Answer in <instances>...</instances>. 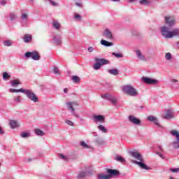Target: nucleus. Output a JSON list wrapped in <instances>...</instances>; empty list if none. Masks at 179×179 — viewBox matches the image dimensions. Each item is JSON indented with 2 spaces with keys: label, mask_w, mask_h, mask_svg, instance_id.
I'll return each mask as SVG.
<instances>
[{
  "label": "nucleus",
  "mask_w": 179,
  "mask_h": 179,
  "mask_svg": "<svg viewBox=\"0 0 179 179\" xmlns=\"http://www.w3.org/2000/svg\"><path fill=\"white\" fill-rule=\"evenodd\" d=\"M129 155L133 159H135V160L132 161V163L134 164H136L140 167V169H142V170H152V168L150 166H148L146 164H145V159H143V157H142V155L141 152L135 150V151H130Z\"/></svg>",
  "instance_id": "nucleus-1"
},
{
  "label": "nucleus",
  "mask_w": 179,
  "mask_h": 179,
  "mask_svg": "<svg viewBox=\"0 0 179 179\" xmlns=\"http://www.w3.org/2000/svg\"><path fill=\"white\" fill-rule=\"evenodd\" d=\"M160 32L164 38H173V37H179V28H176L172 31H170V28L164 25L160 28Z\"/></svg>",
  "instance_id": "nucleus-2"
},
{
  "label": "nucleus",
  "mask_w": 179,
  "mask_h": 179,
  "mask_svg": "<svg viewBox=\"0 0 179 179\" xmlns=\"http://www.w3.org/2000/svg\"><path fill=\"white\" fill-rule=\"evenodd\" d=\"M106 173L108 174L99 173L97 175V179H111L113 177H117L120 176L121 173L120 171L116 169H107Z\"/></svg>",
  "instance_id": "nucleus-3"
},
{
  "label": "nucleus",
  "mask_w": 179,
  "mask_h": 179,
  "mask_svg": "<svg viewBox=\"0 0 179 179\" xmlns=\"http://www.w3.org/2000/svg\"><path fill=\"white\" fill-rule=\"evenodd\" d=\"M122 90V92L127 96H131V97H136V96H138V90L131 85H123Z\"/></svg>",
  "instance_id": "nucleus-4"
},
{
  "label": "nucleus",
  "mask_w": 179,
  "mask_h": 179,
  "mask_svg": "<svg viewBox=\"0 0 179 179\" xmlns=\"http://www.w3.org/2000/svg\"><path fill=\"white\" fill-rule=\"evenodd\" d=\"M66 106L69 111H70V113H71V115H73V117H76V118H80V115H79V114L76 113V110H75V107H76V106H79V103L78 102L69 101L66 103Z\"/></svg>",
  "instance_id": "nucleus-5"
},
{
  "label": "nucleus",
  "mask_w": 179,
  "mask_h": 179,
  "mask_svg": "<svg viewBox=\"0 0 179 179\" xmlns=\"http://www.w3.org/2000/svg\"><path fill=\"white\" fill-rule=\"evenodd\" d=\"M96 63L93 65V68L95 71H99L103 65H108L110 64V61L106 59H100L99 57H95Z\"/></svg>",
  "instance_id": "nucleus-6"
},
{
  "label": "nucleus",
  "mask_w": 179,
  "mask_h": 179,
  "mask_svg": "<svg viewBox=\"0 0 179 179\" xmlns=\"http://www.w3.org/2000/svg\"><path fill=\"white\" fill-rule=\"evenodd\" d=\"M24 94L31 100V101H33L34 103H38V97H37V95L34 94V92L31 90H24Z\"/></svg>",
  "instance_id": "nucleus-7"
},
{
  "label": "nucleus",
  "mask_w": 179,
  "mask_h": 179,
  "mask_svg": "<svg viewBox=\"0 0 179 179\" xmlns=\"http://www.w3.org/2000/svg\"><path fill=\"white\" fill-rule=\"evenodd\" d=\"M25 58H31L34 61H40L41 56L37 50H33L32 52H27L24 54Z\"/></svg>",
  "instance_id": "nucleus-8"
},
{
  "label": "nucleus",
  "mask_w": 179,
  "mask_h": 179,
  "mask_svg": "<svg viewBox=\"0 0 179 179\" xmlns=\"http://www.w3.org/2000/svg\"><path fill=\"white\" fill-rule=\"evenodd\" d=\"M101 99H103L104 100H107L108 101H110L114 106L117 105V103H118V99H117V97L115 96L108 94V93L101 94Z\"/></svg>",
  "instance_id": "nucleus-9"
},
{
  "label": "nucleus",
  "mask_w": 179,
  "mask_h": 179,
  "mask_svg": "<svg viewBox=\"0 0 179 179\" xmlns=\"http://www.w3.org/2000/svg\"><path fill=\"white\" fill-rule=\"evenodd\" d=\"M164 20H165V24H166V27L169 28V30H171V27H173V26H176V18L174 17L165 16Z\"/></svg>",
  "instance_id": "nucleus-10"
},
{
  "label": "nucleus",
  "mask_w": 179,
  "mask_h": 179,
  "mask_svg": "<svg viewBox=\"0 0 179 179\" xmlns=\"http://www.w3.org/2000/svg\"><path fill=\"white\" fill-rule=\"evenodd\" d=\"M172 136H176V140L172 143L174 149H179V131L177 130L171 131Z\"/></svg>",
  "instance_id": "nucleus-11"
},
{
  "label": "nucleus",
  "mask_w": 179,
  "mask_h": 179,
  "mask_svg": "<svg viewBox=\"0 0 179 179\" xmlns=\"http://www.w3.org/2000/svg\"><path fill=\"white\" fill-rule=\"evenodd\" d=\"M92 120L95 124H103L106 122V117L103 115H94Z\"/></svg>",
  "instance_id": "nucleus-12"
},
{
  "label": "nucleus",
  "mask_w": 179,
  "mask_h": 179,
  "mask_svg": "<svg viewBox=\"0 0 179 179\" xmlns=\"http://www.w3.org/2000/svg\"><path fill=\"white\" fill-rule=\"evenodd\" d=\"M141 80L142 82H143V83H145V85H156L159 82V80L156 79H153V78L145 77V76H143L141 78Z\"/></svg>",
  "instance_id": "nucleus-13"
},
{
  "label": "nucleus",
  "mask_w": 179,
  "mask_h": 179,
  "mask_svg": "<svg viewBox=\"0 0 179 179\" xmlns=\"http://www.w3.org/2000/svg\"><path fill=\"white\" fill-rule=\"evenodd\" d=\"M29 20V14L22 13L20 17V23L22 26H27V22Z\"/></svg>",
  "instance_id": "nucleus-14"
},
{
  "label": "nucleus",
  "mask_w": 179,
  "mask_h": 179,
  "mask_svg": "<svg viewBox=\"0 0 179 179\" xmlns=\"http://www.w3.org/2000/svg\"><path fill=\"white\" fill-rule=\"evenodd\" d=\"M129 121L131 122V124H134V125H141V120H139L138 117L130 115L129 116Z\"/></svg>",
  "instance_id": "nucleus-15"
},
{
  "label": "nucleus",
  "mask_w": 179,
  "mask_h": 179,
  "mask_svg": "<svg viewBox=\"0 0 179 179\" xmlns=\"http://www.w3.org/2000/svg\"><path fill=\"white\" fill-rule=\"evenodd\" d=\"M103 37H106V38H108V40H113V32L108 29H106L103 32Z\"/></svg>",
  "instance_id": "nucleus-16"
},
{
  "label": "nucleus",
  "mask_w": 179,
  "mask_h": 179,
  "mask_svg": "<svg viewBox=\"0 0 179 179\" xmlns=\"http://www.w3.org/2000/svg\"><path fill=\"white\" fill-rule=\"evenodd\" d=\"M162 117L164 120H171V118H174V113L171 110H167Z\"/></svg>",
  "instance_id": "nucleus-17"
},
{
  "label": "nucleus",
  "mask_w": 179,
  "mask_h": 179,
  "mask_svg": "<svg viewBox=\"0 0 179 179\" xmlns=\"http://www.w3.org/2000/svg\"><path fill=\"white\" fill-rule=\"evenodd\" d=\"M62 38L61 37V35H55L53 37V43L55 44V45H61L62 43Z\"/></svg>",
  "instance_id": "nucleus-18"
},
{
  "label": "nucleus",
  "mask_w": 179,
  "mask_h": 179,
  "mask_svg": "<svg viewBox=\"0 0 179 179\" xmlns=\"http://www.w3.org/2000/svg\"><path fill=\"white\" fill-rule=\"evenodd\" d=\"M135 52L136 54V57L138 59H140V61H145L146 60V57L143 54H142V52L141 50H135Z\"/></svg>",
  "instance_id": "nucleus-19"
},
{
  "label": "nucleus",
  "mask_w": 179,
  "mask_h": 179,
  "mask_svg": "<svg viewBox=\"0 0 179 179\" xmlns=\"http://www.w3.org/2000/svg\"><path fill=\"white\" fill-rule=\"evenodd\" d=\"M52 27H53V29L55 30H59V29H61V24L58 20H54L52 22Z\"/></svg>",
  "instance_id": "nucleus-20"
},
{
  "label": "nucleus",
  "mask_w": 179,
  "mask_h": 179,
  "mask_svg": "<svg viewBox=\"0 0 179 179\" xmlns=\"http://www.w3.org/2000/svg\"><path fill=\"white\" fill-rule=\"evenodd\" d=\"M101 45H104V47H111V46H113V43L107 41L104 39H102L101 41Z\"/></svg>",
  "instance_id": "nucleus-21"
},
{
  "label": "nucleus",
  "mask_w": 179,
  "mask_h": 179,
  "mask_svg": "<svg viewBox=\"0 0 179 179\" xmlns=\"http://www.w3.org/2000/svg\"><path fill=\"white\" fill-rule=\"evenodd\" d=\"M97 129H98L99 131H100V132H102L103 134H107V132H108V130L106 128V127H104L102 124L99 125L97 127Z\"/></svg>",
  "instance_id": "nucleus-22"
},
{
  "label": "nucleus",
  "mask_w": 179,
  "mask_h": 179,
  "mask_svg": "<svg viewBox=\"0 0 179 179\" xmlns=\"http://www.w3.org/2000/svg\"><path fill=\"white\" fill-rule=\"evenodd\" d=\"M24 89H23V88H20L18 90L13 89V88L10 89V93H24Z\"/></svg>",
  "instance_id": "nucleus-23"
},
{
  "label": "nucleus",
  "mask_w": 179,
  "mask_h": 179,
  "mask_svg": "<svg viewBox=\"0 0 179 179\" xmlns=\"http://www.w3.org/2000/svg\"><path fill=\"white\" fill-rule=\"evenodd\" d=\"M23 40L24 43H30V41H31L32 40V36L31 35H29V34H25L23 38Z\"/></svg>",
  "instance_id": "nucleus-24"
},
{
  "label": "nucleus",
  "mask_w": 179,
  "mask_h": 179,
  "mask_svg": "<svg viewBox=\"0 0 179 179\" xmlns=\"http://www.w3.org/2000/svg\"><path fill=\"white\" fill-rule=\"evenodd\" d=\"M10 19L12 22L16 20V19H17V14H16V13L15 12H10Z\"/></svg>",
  "instance_id": "nucleus-25"
},
{
  "label": "nucleus",
  "mask_w": 179,
  "mask_h": 179,
  "mask_svg": "<svg viewBox=\"0 0 179 179\" xmlns=\"http://www.w3.org/2000/svg\"><path fill=\"white\" fill-rule=\"evenodd\" d=\"M108 73H110V75H115L117 76L120 73V71H118V69H109L108 70Z\"/></svg>",
  "instance_id": "nucleus-26"
},
{
  "label": "nucleus",
  "mask_w": 179,
  "mask_h": 179,
  "mask_svg": "<svg viewBox=\"0 0 179 179\" xmlns=\"http://www.w3.org/2000/svg\"><path fill=\"white\" fill-rule=\"evenodd\" d=\"M34 132L38 136H44V131H43L40 129H35Z\"/></svg>",
  "instance_id": "nucleus-27"
},
{
  "label": "nucleus",
  "mask_w": 179,
  "mask_h": 179,
  "mask_svg": "<svg viewBox=\"0 0 179 179\" xmlns=\"http://www.w3.org/2000/svg\"><path fill=\"white\" fill-rule=\"evenodd\" d=\"M9 124L13 129H15L17 127V122L16 120H10Z\"/></svg>",
  "instance_id": "nucleus-28"
},
{
  "label": "nucleus",
  "mask_w": 179,
  "mask_h": 179,
  "mask_svg": "<svg viewBox=\"0 0 179 179\" xmlns=\"http://www.w3.org/2000/svg\"><path fill=\"white\" fill-rule=\"evenodd\" d=\"M80 145L82 148H84V149H90V145H87L85 141H80Z\"/></svg>",
  "instance_id": "nucleus-29"
},
{
  "label": "nucleus",
  "mask_w": 179,
  "mask_h": 179,
  "mask_svg": "<svg viewBox=\"0 0 179 179\" xmlns=\"http://www.w3.org/2000/svg\"><path fill=\"white\" fill-rule=\"evenodd\" d=\"M74 20H76V22H80V20H82V15H80V14H78V13H75L74 14Z\"/></svg>",
  "instance_id": "nucleus-30"
},
{
  "label": "nucleus",
  "mask_w": 179,
  "mask_h": 179,
  "mask_svg": "<svg viewBox=\"0 0 179 179\" xmlns=\"http://www.w3.org/2000/svg\"><path fill=\"white\" fill-rule=\"evenodd\" d=\"M72 80L74 82V83H80V78L78 76H73L72 77Z\"/></svg>",
  "instance_id": "nucleus-31"
},
{
  "label": "nucleus",
  "mask_w": 179,
  "mask_h": 179,
  "mask_svg": "<svg viewBox=\"0 0 179 179\" xmlns=\"http://www.w3.org/2000/svg\"><path fill=\"white\" fill-rule=\"evenodd\" d=\"M115 160H116L117 162H120V163H124V162H125V159L122 158V157L120 155H117L115 157Z\"/></svg>",
  "instance_id": "nucleus-32"
},
{
  "label": "nucleus",
  "mask_w": 179,
  "mask_h": 179,
  "mask_svg": "<svg viewBox=\"0 0 179 179\" xmlns=\"http://www.w3.org/2000/svg\"><path fill=\"white\" fill-rule=\"evenodd\" d=\"M9 78H10V75H9V73H8V72L3 73V80H8V79H9Z\"/></svg>",
  "instance_id": "nucleus-33"
},
{
  "label": "nucleus",
  "mask_w": 179,
  "mask_h": 179,
  "mask_svg": "<svg viewBox=\"0 0 179 179\" xmlns=\"http://www.w3.org/2000/svg\"><path fill=\"white\" fill-rule=\"evenodd\" d=\"M13 42L11 41H3V45H5V47H10V45H12Z\"/></svg>",
  "instance_id": "nucleus-34"
},
{
  "label": "nucleus",
  "mask_w": 179,
  "mask_h": 179,
  "mask_svg": "<svg viewBox=\"0 0 179 179\" xmlns=\"http://www.w3.org/2000/svg\"><path fill=\"white\" fill-rule=\"evenodd\" d=\"M11 85L13 87H15L17 86V85H20V81L19 80H14L12 81Z\"/></svg>",
  "instance_id": "nucleus-35"
},
{
  "label": "nucleus",
  "mask_w": 179,
  "mask_h": 179,
  "mask_svg": "<svg viewBox=\"0 0 179 179\" xmlns=\"http://www.w3.org/2000/svg\"><path fill=\"white\" fill-rule=\"evenodd\" d=\"M49 2L52 6H55V7L59 6V3H57V2L54 1L53 0H49Z\"/></svg>",
  "instance_id": "nucleus-36"
},
{
  "label": "nucleus",
  "mask_w": 179,
  "mask_h": 179,
  "mask_svg": "<svg viewBox=\"0 0 179 179\" xmlns=\"http://www.w3.org/2000/svg\"><path fill=\"white\" fill-rule=\"evenodd\" d=\"M140 5H149L150 3V1L148 0H141L139 1Z\"/></svg>",
  "instance_id": "nucleus-37"
},
{
  "label": "nucleus",
  "mask_w": 179,
  "mask_h": 179,
  "mask_svg": "<svg viewBox=\"0 0 179 179\" xmlns=\"http://www.w3.org/2000/svg\"><path fill=\"white\" fill-rule=\"evenodd\" d=\"M112 55L115 57L116 58H122L124 56L122 55V53H115V52H112Z\"/></svg>",
  "instance_id": "nucleus-38"
},
{
  "label": "nucleus",
  "mask_w": 179,
  "mask_h": 179,
  "mask_svg": "<svg viewBox=\"0 0 179 179\" xmlns=\"http://www.w3.org/2000/svg\"><path fill=\"white\" fill-rule=\"evenodd\" d=\"M21 138H29V136H30V134L27 133V132H22L20 134Z\"/></svg>",
  "instance_id": "nucleus-39"
},
{
  "label": "nucleus",
  "mask_w": 179,
  "mask_h": 179,
  "mask_svg": "<svg viewBox=\"0 0 179 179\" xmlns=\"http://www.w3.org/2000/svg\"><path fill=\"white\" fill-rule=\"evenodd\" d=\"M171 58H172L171 53L167 52L165 55V59H166V61H171Z\"/></svg>",
  "instance_id": "nucleus-40"
},
{
  "label": "nucleus",
  "mask_w": 179,
  "mask_h": 179,
  "mask_svg": "<svg viewBox=\"0 0 179 179\" xmlns=\"http://www.w3.org/2000/svg\"><path fill=\"white\" fill-rule=\"evenodd\" d=\"M53 73H55V75H60L61 73L59 72V70L58 69V67L55 66L53 68Z\"/></svg>",
  "instance_id": "nucleus-41"
},
{
  "label": "nucleus",
  "mask_w": 179,
  "mask_h": 179,
  "mask_svg": "<svg viewBox=\"0 0 179 179\" xmlns=\"http://www.w3.org/2000/svg\"><path fill=\"white\" fill-rule=\"evenodd\" d=\"M148 120L151 122H155L157 120V118H156L155 116H148Z\"/></svg>",
  "instance_id": "nucleus-42"
},
{
  "label": "nucleus",
  "mask_w": 179,
  "mask_h": 179,
  "mask_svg": "<svg viewBox=\"0 0 179 179\" xmlns=\"http://www.w3.org/2000/svg\"><path fill=\"white\" fill-rule=\"evenodd\" d=\"M66 124H67L68 125H70V127H73L75 125V123H73V122H72V120H66Z\"/></svg>",
  "instance_id": "nucleus-43"
},
{
  "label": "nucleus",
  "mask_w": 179,
  "mask_h": 179,
  "mask_svg": "<svg viewBox=\"0 0 179 179\" xmlns=\"http://www.w3.org/2000/svg\"><path fill=\"white\" fill-rule=\"evenodd\" d=\"M170 171H171V173H179V168L171 169Z\"/></svg>",
  "instance_id": "nucleus-44"
},
{
  "label": "nucleus",
  "mask_w": 179,
  "mask_h": 179,
  "mask_svg": "<svg viewBox=\"0 0 179 179\" xmlns=\"http://www.w3.org/2000/svg\"><path fill=\"white\" fill-rule=\"evenodd\" d=\"M14 101H16V103H20V96H15L14 98Z\"/></svg>",
  "instance_id": "nucleus-45"
},
{
  "label": "nucleus",
  "mask_w": 179,
  "mask_h": 179,
  "mask_svg": "<svg viewBox=\"0 0 179 179\" xmlns=\"http://www.w3.org/2000/svg\"><path fill=\"white\" fill-rule=\"evenodd\" d=\"M87 51L88 52H93L94 51V48H93L92 46H90L88 48Z\"/></svg>",
  "instance_id": "nucleus-46"
},
{
  "label": "nucleus",
  "mask_w": 179,
  "mask_h": 179,
  "mask_svg": "<svg viewBox=\"0 0 179 179\" xmlns=\"http://www.w3.org/2000/svg\"><path fill=\"white\" fill-rule=\"evenodd\" d=\"M96 143H98L99 145H103V141H102V140L100 139V138H96Z\"/></svg>",
  "instance_id": "nucleus-47"
},
{
  "label": "nucleus",
  "mask_w": 179,
  "mask_h": 179,
  "mask_svg": "<svg viewBox=\"0 0 179 179\" xmlns=\"http://www.w3.org/2000/svg\"><path fill=\"white\" fill-rule=\"evenodd\" d=\"M154 124L157 125V127H159V128L162 127L160 125V123H159V120L157 119L154 122Z\"/></svg>",
  "instance_id": "nucleus-48"
},
{
  "label": "nucleus",
  "mask_w": 179,
  "mask_h": 179,
  "mask_svg": "<svg viewBox=\"0 0 179 179\" xmlns=\"http://www.w3.org/2000/svg\"><path fill=\"white\" fill-rule=\"evenodd\" d=\"M154 124L157 125V127H159V128L162 127L160 125V123H159V120L157 119L154 122Z\"/></svg>",
  "instance_id": "nucleus-49"
},
{
  "label": "nucleus",
  "mask_w": 179,
  "mask_h": 179,
  "mask_svg": "<svg viewBox=\"0 0 179 179\" xmlns=\"http://www.w3.org/2000/svg\"><path fill=\"white\" fill-rule=\"evenodd\" d=\"M157 155H158L159 156V157H161V159H166V157H164V155H163L162 153L157 152Z\"/></svg>",
  "instance_id": "nucleus-50"
},
{
  "label": "nucleus",
  "mask_w": 179,
  "mask_h": 179,
  "mask_svg": "<svg viewBox=\"0 0 179 179\" xmlns=\"http://www.w3.org/2000/svg\"><path fill=\"white\" fill-rule=\"evenodd\" d=\"M59 157H60V159H62L63 160H65V159H66L65 155H64L63 154H59Z\"/></svg>",
  "instance_id": "nucleus-51"
},
{
  "label": "nucleus",
  "mask_w": 179,
  "mask_h": 179,
  "mask_svg": "<svg viewBox=\"0 0 179 179\" xmlns=\"http://www.w3.org/2000/svg\"><path fill=\"white\" fill-rule=\"evenodd\" d=\"M0 5H6V0H1L0 1Z\"/></svg>",
  "instance_id": "nucleus-52"
},
{
  "label": "nucleus",
  "mask_w": 179,
  "mask_h": 179,
  "mask_svg": "<svg viewBox=\"0 0 179 179\" xmlns=\"http://www.w3.org/2000/svg\"><path fill=\"white\" fill-rule=\"evenodd\" d=\"M171 82H172V83H178V80H176V79H172L171 80Z\"/></svg>",
  "instance_id": "nucleus-53"
},
{
  "label": "nucleus",
  "mask_w": 179,
  "mask_h": 179,
  "mask_svg": "<svg viewBox=\"0 0 179 179\" xmlns=\"http://www.w3.org/2000/svg\"><path fill=\"white\" fill-rule=\"evenodd\" d=\"M76 6H78L79 8H82V3H76Z\"/></svg>",
  "instance_id": "nucleus-54"
},
{
  "label": "nucleus",
  "mask_w": 179,
  "mask_h": 179,
  "mask_svg": "<svg viewBox=\"0 0 179 179\" xmlns=\"http://www.w3.org/2000/svg\"><path fill=\"white\" fill-rule=\"evenodd\" d=\"M3 130H2V128L0 127V135H3Z\"/></svg>",
  "instance_id": "nucleus-55"
},
{
  "label": "nucleus",
  "mask_w": 179,
  "mask_h": 179,
  "mask_svg": "<svg viewBox=\"0 0 179 179\" xmlns=\"http://www.w3.org/2000/svg\"><path fill=\"white\" fill-rule=\"evenodd\" d=\"M158 149H159V150H160V152H164L163 148H162V146L159 145Z\"/></svg>",
  "instance_id": "nucleus-56"
},
{
  "label": "nucleus",
  "mask_w": 179,
  "mask_h": 179,
  "mask_svg": "<svg viewBox=\"0 0 179 179\" xmlns=\"http://www.w3.org/2000/svg\"><path fill=\"white\" fill-rule=\"evenodd\" d=\"M64 93H68V88L64 89Z\"/></svg>",
  "instance_id": "nucleus-57"
},
{
  "label": "nucleus",
  "mask_w": 179,
  "mask_h": 179,
  "mask_svg": "<svg viewBox=\"0 0 179 179\" xmlns=\"http://www.w3.org/2000/svg\"><path fill=\"white\" fill-rule=\"evenodd\" d=\"M135 1L136 0H128V2H129L130 3H132V2H135Z\"/></svg>",
  "instance_id": "nucleus-58"
},
{
  "label": "nucleus",
  "mask_w": 179,
  "mask_h": 179,
  "mask_svg": "<svg viewBox=\"0 0 179 179\" xmlns=\"http://www.w3.org/2000/svg\"><path fill=\"white\" fill-rule=\"evenodd\" d=\"M174 87H176V89H178L179 85L178 84H176Z\"/></svg>",
  "instance_id": "nucleus-59"
},
{
  "label": "nucleus",
  "mask_w": 179,
  "mask_h": 179,
  "mask_svg": "<svg viewBox=\"0 0 179 179\" xmlns=\"http://www.w3.org/2000/svg\"><path fill=\"white\" fill-rule=\"evenodd\" d=\"M80 121H81V122H83L85 121V119H83V117H80Z\"/></svg>",
  "instance_id": "nucleus-60"
},
{
  "label": "nucleus",
  "mask_w": 179,
  "mask_h": 179,
  "mask_svg": "<svg viewBox=\"0 0 179 179\" xmlns=\"http://www.w3.org/2000/svg\"><path fill=\"white\" fill-rule=\"evenodd\" d=\"M92 135H93L94 136H97V133H96V132H94V133L92 134Z\"/></svg>",
  "instance_id": "nucleus-61"
},
{
  "label": "nucleus",
  "mask_w": 179,
  "mask_h": 179,
  "mask_svg": "<svg viewBox=\"0 0 179 179\" xmlns=\"http://www.w3.org/2000/svg\"><path fill=\"white\" fill-rule=\"evenodd\" d=\"M113 2H120V0H111Z\"/></svg>",
  "instance_id": "nucleus-62"
},
{
  "label": "nucleus",
  "mask_w": 179,
  "mask_h": 179,
  "mask_svg": "<svg viewBox=\"0 0 179 179\" xmlns=\"http://www.w3.org/2000/svg\"><path fill=\"white\" fill-rule=\"evenodd\" d=\"M176 45H178V47L179 48V41L176 43Z\"/></svg>",
  "instance_id": "nucleus-63"
},
{
  "label": "nucleus",
  "mask_w": 179,
  "mask_h": 179,
  "mask_svg": "<svg viewBox=\"0 0 179 179\" xmlns=\"http://www.w3.org/2000/svg\"><path fill=\"white\" fill-rule=\"evenodd\" d=\"M0 166H1V162H0Z\"/></svg>",
  "instance_id": "nucleus-64"
}]
</instances>
